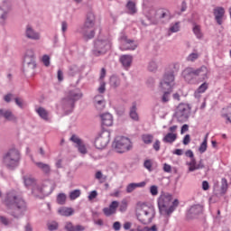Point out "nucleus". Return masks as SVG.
Returning a JSON list of instances; mask_svg holds the SVG:
<instances>
[{"label": "nucleus", "instance_id": "nucleus-1", "mask_svg": "<svg viewBox=\"0 0 231 231\" xmlns=\"http://www.w3.org/2000/svg\"><path fill=\"white\" fill-rule=\"evenodd\" d=\"M4 205L7 207L9 210H13V216L17 217L23 214V210H26V201L23 197L15 190L9 191L4 199Z\"/></svg>", "mask_w": 231, "mask_h": 231}, {"label": "nucleus", "instance_id": "nucleus-2", "mask_svg": "<svg viewBox=\"0 0 231 231\" xmlns=\"http://www.w3.org/2000/svg\"><path fill=\"white\" fill-rule=\"evenodd\" d=\"M178 71L180 69V65L173 64L169 67V69L164 73L162 80L161 81V89L165 91L162 97V102L166 104L171 100V90L172 89V86L174 84V70Z\"/></svg>", "mask_w": 231, "mask_h": 231}, {"label": "nucleus", "instance_id": "nucleus-3", "mask_svg": "<svg viewBox=\"0 0 231 231\" xmlns=\"http://www.w3.org/2000/svg\"><path fill=\"white\" fill-rule=\"evenodd\" d=\"M135 216L143 225H149L154 219L156 216V210L154 207L147 203H138L135 209Z\"/></svg>", "mask_w": 231, "mask_h": 231}, {"label": "nucleus", "instance_id": "nucleus-4", "mask_svg": "<svg viewBox=\"0 0 231 231\" xmlns=\"http://www.w3.org/2000/svg\"><path fill=\"white\" fill-rule=\"evenodd\" d=\"M96 17L93 13L87 14V19L82 27L81 33L86 41L95 38L97 29L95 28Z\"/></svg>", "mask_w": 231, "mask_h": 231}, {"label": "nucleus", "instance_id": "nucleus-5", "mask_svg": "<svg viewBox=\"0 0 231 231\" xmlns=\"http://www.w3.org/2000/svg\"><path fill=\"white\" fill-rule=\"evenodd\" d=\"M21 162V152L15 148L9 149L3 157V163L7 169H15Z\"/></svg>", "mask_w": 231, "mask_h": 231}, {"label": "nucleus", "instance_id": "nucleus-6", "mask_svg": "<svg viewBox=\"0 0 231 231\" xmlns=\"http://www.w3.org/2000/svg\"><path fill=\"white\" fill-rule=\"evenodd\" d=\"M111 46H113V43L111 42V39L109 38H98L95 41L94 43V51L93 55L96 57H98L100 55H104L111 50Z\"/></svg>", "mask_w": 231, "mask_h": 231}, {"label": "nucleus", "instance_id": "nucleus-7", "mask_svg": "<svg viewBox=\"0 0 231 231\" xmlns=\"http://www.w3.org/2000/svg\"><path fill=\"white\" fill-rule=\"evenodd\" d=\"M115 150L116 152H127L131 151V140L127 137H116L113 143Z\"/></svg>", "mask_w": 231, "mask_h": 231}, {"label": "nucleus", "instance_id": "nucleus-8", "mask_svg": "<svg viewBox=\"0 0 231 231\" xmlns=\"http://www.w3.org/2000/svg\"><path fill=\"white\" fill-rule=\"evenodd\" d=\"M175 115L180 122H185V120H187L190 115V106H189L187 104H180L177 106Z\"/></svg>", "mask_w": 231, "mask_h": 231}, {"label": "nucleus", "instance_id": "nucleus-9", "mask_svg": "<svg viewBox=\"0 0 231 231\" xmlns=\"http://www.w3.org/2000/svg\"><path fill=\"white\" fill-rule=\"evenodd\" d=\"M179 205L180 201L178 199H175L171 204L165 206L163 208V211L161 208H159L160 215L165 216L166 217V223H169V217H171V215L172 214V212H174V210H176Z\"/></svg>", "mask_w": 231, "mask_h": 231}, {"label": "nucleus", "instance_id": "nucleus-10", "mask_svg": "<svg viewBox=\"0 0 231 231\" xmlns=\"http://www.w3.org/2000/svg\"><path fill=\"white\" fill-rule=\"evenodd\" d=\"M109 143V133H101L95 140V147L97 149H106Z\"/></svg>", "mask_w": 231, "mask_h": 231}, {"label": "nucleus", "instance_id": "nucleus-11", "mask_svg": "<svg viewBox=\"0 0 231 231\" xmlns=\"http://www.w3.org/2000/svg\"><path fill=\"white\" fill-rule=\"evenodd\" d=\"M119 41L121 42L120 50L122 51H127V50H136L137 48L134 41L127 39L125 34H122Z\"/></svg>", "mask_w": 231, "mask_h": 231}, {"label": "nucleus", "instance_id": "nucleus-12", "mask_svg": "<svg viewBox=\"0 0 231 231\" xmlns=\"http://www.w3.org/2000/svg\"><path fill=\"white\" fill-rule=\"evenodd\" d=\"M80 98H82V93L80 90L76 89L69 92L67 97L64 99V102L69 104L70 107H73L75 102H77V100H80Z\"/></svg>", "mask_w": 231, "mask_h": 231}, {"label": "nucleus", "instance_id": "nucleus-13", "mask_svg": "<svg viewBox=\"0 0 231 231\" xmlns=\"http://www.w3.org/2000/svg\"><path fill=\"white\" fill-rule=\"evenodd\" d=\"M172 203V196L169 194H162L158 199V208L163 211V208Z\"/></svg>", "mask_w": 231, "mask_h": 231}, {"label": "nucleus", "instance_id": "nucleus-14", "mask_svg": "<svg viewBox=\"0 0 231 231\" xmlns=\"http://www.w3.org/2000/svg\"><path fill=\"white\" fill-rule=\"evenodd\" d=\"M194 77H196V69L188 67L183 69L182 78L186 82H192V80H194Z\"/></svg>", "mask_w": 231, "mask_h": 231}, {"label": "nucleus", "instance_id": "nucleus-15", "mask_svg": "<svg viewBox=\"0 0 231 231\" xmlns=\"http://www.w3.org/2000/svg\"><path fill=\"white\" fill-rule=\"evenodd\" d=\"M119 205L120 204L118 203V201L116 200L112 201L108 208H103V214H105L106 217H109L110 216L116 214V208H118Z\"/></svg>", "mask_w": 231, "mask_h": 231}, {"label": "nucleus", "instance_id": "nucleus-16", "mask_svg": "<svg viewBox=\"0 0 231 231\" xmlns=\"http://www.w3.org/2000/svg\"><path fill=\"white\" fill-rule=\"evenodd\" d=\"M25 36L27 39H31L32 41H39V39H41V34L35 32L31 25L26 26Z\"/></svg>", "mask_w": 231, "mask_h": 231}, {"label": "nucleus", "instance_id": "nucleus-17", "mask_svg": "<svg viewBox=\"0 0 231 231\" xmlns=\"http://www.w3.org/2000/svg\"><path fill=\"white\" fill-rule=\"evenodd\" d=\"M213 14L215 15V19L217 24L219 25L223 24V20L225 19V8L217 7L214 9Z\"/></svg>", "mask_w": 231, "mask_h": 231}, {"label": "nucleus", "instance_id": "nucleus-18", "mask_svg": "<svg viewBox=\"0 0 231 231\" xmlns=\"http://www.w3.org/2000/svg\"><path fill=\"white\" fill-rule=\"evenodd\" d=\"M208 69L206 66H201L195 69V77H199L200 80H207L208 79Z\"/></svg>", "mask_w": 231, "mask_h": 231}, {"label": "nucleus", "instance_id": "nucleus-19", "mask_svg": "<svg viewBox=\"0 0 231 231\" xmlns=\"http://www.w3.org/2000/svg\"><path fill=\"white\" fill-rule=\"evenodd\" d=\"M152 14H155L154 17L155 19H165V17H168V19H171V12L167 9H158L157 11L152 10Z\"/></svg>", "mask_w": 231, "mask_h": 231}, {"label": "nucleus", "instance_id": "nucleus-20", "mask_svg": "<svg viewBox=\"0 0 231 231\" xmlns=\"http://www.w3.org/2000/svg\"><path fill=\"white\" fill-rule=\"evenodd\" d=\"M199 214H203V206L197 204L191 206L188 212V217H194L195 216H199Z\"/></svg>", "mask_w": 231, "mask_h": 231}, {"label": "nucleus", "instance_id": "nucleus-21", "mask_svg": "<svg viewBox=\"0 0 231 231\" xmlns=\"http://www.w3.org/2000/svg\"><path fill=\"white\" fill-rule=\"evenodd\" d=\"M23 62L29 66L30 64H32V66H35V54L32 50L26 51Z\"/></svg>", "mask_w": 231, "mask_h": 231}, {"label": "nucleus", "instance_id": "nucleus-22", "mask_svg": "<svg viewBox=\"0 0 231 231\" xmlns=\"http://www.w3.org/2000/svg\"><path fill=\"white\" fill-rule=\"evenodd\" d=\"M147 185L146 181H142L138 183H130L126 186V192L127 194H131L134 192L135 189H143Z\"/></svg>", "mask_w": 231, "mask_h": 231}, {"label": "nucleus", "instance_id": "nucleus-23", "mask_svg": "<svg viewBox=\"0 0 231 231\" xmlns=\"http://www.w3.org/2000/svg\"><path fill=\"white\" fill-rule=\"evenodd\" d=\"M0 116H4V118L9 122H17V117H15L10 110L0 109Z\"/></svg>", "mask_w": 231, "mask_h": 231}, {"label": "nucleus", "instance_id": "nucleus-24", "mask_svg": "<svg viewBox=\"0 0 231 231\" xmlns=\"http://www.w3.org/2000/svg\"><path fill=\"white\" fill-rule=\"evenodd\" d=\"M101 120L103 125H106V127H111V125H113V116L109 113L103 114L101 116Z\"/></svg>", "mask_w": 231, "mask_h": 231}, {"label": "nucleus", "instance_id": "nucleus-25", "mask_svg": "<svg viewBox=\"0 0 231 231\" xmlns=\"http://www.w3.org/2000/svg\"><path fill=\"white\" fill-rule=\"evenodd\" d=\"M65 230H67V231H84V230H86V227L84 226H80V225L75 226L71 222H66Z\"/></svg>", "mask_w": 231, "mask_h": 231}, {"label": "nucleus", "instance_id": "nucleus-26", "mask_svg": "<svg viewBox=\"0 0 231 231\" xmlns=\"http://www.w3.org/2000/svg\"><path fill=\"white\" fill-rule=\"evenodd\" d=\"M34 165L43 172V174H50L51 172V168L50 167V164L44 163V162H34Z\"/></svg>", "mask_w": 231, "mask_h": 231}, {"label": "nucleus", "instance_id": "nucleus-27", "mask_svg": "<svg viewBox=\"0 0 231 231\" xmlns=\"http://www.w3.org/2000/svg\"><path fill=\"white\" fill-rule=\"evenodd\" d=\"M120 62L123 64L124 68H129L133 62V56L122 55L120 57Z\"/></svg>", "mask_w": 231, "mask_h": 231}, {"label": "nucleus", "instance_id": "nucleus-28", "mask_svg": "<svg viewBox=\"0 0 231 231\" xmlns=\"http://www.w3.org/2000/svg\"><path fill=\"white\" fill-rule=\"evenodd\" d=\"M74 212L75 211L73 210V208L66 207L60 208L58 210V214H60V216H64L65 217H69V216H73Z\"/></svg>", "mask_w": 231, "mask_h": 231}, {"label": "nucleus", "instance_id": "nucleus-29", "mask_svg": "<svg viewBox=\"0 0 231 231\" xmlns=\"http://www.w3.org/2000/svg\"><path fill=\"white\" fill-rule=\"evenodd\" d=\"M95 104L97 109H104L106 107V101H104L102 95L95 97Z\"/></svg>", "mask_w": 231, "mask_h": 231}, {"label": "nucleus", "instance_id": "nucleus-30", "mask_svg": "<svg viewBox=\"0 0 231 231\" xmlns=\"http://www.w3.org/2000/svg\"><path fill=\"white\" fill-rule=\"evenodd\" d=\"M178 138V134L168 133L162 139L165 143H174Z\"/></svg>", "mask_w": 231, "mask_h": 231}, {"label": "nucleus", "instance_id": "nucleus-31", "mask_svg": "<svg viewBox=\"0 0 231 231\" xmlns=\"http://www.w3.org/2000/svg\"><path fill=\"white\" fill-rule=\"evenodd\" d=\"M8 10H10V5L8 3H4L2 7H0V19H6Z\"/></svg>", "mask_w": 231, "mask_h": 231}, {"label": "nucleus", "instance_id": "nucleus-32", "mask_svg": "<svg viewBox=\"0 0 231 231\" xmlns=\"http://www.w3.org/2000/svg\"><path fill=\"white\" fill-rule=\"evenodd\" d=\"M130 118H132V120H134L135 122H138L140 120V117L138 116V112H136V103H133V106L130 108Z\"/></svg>", "mask_w": 231, "mask_h": 231}, {"label": "nucleus", "instance_id": "nucleus-33", "mask_svg": "<svg viewBox=\"0 0 231 231\" xmlns=\"http://www.w3.org/2000/svg\"><path fill=\"white\" fill-rule=\"evenodd\" d=\"M126 8L128 10V14L131 15H134L136 14V4L131 0H129L126 4Z\"/></svg>", "mask_w": 231, "mask_h": 231}, {"label": "nucleus", "instance_id": "nucleus-34", "mask_svg": "<svg viewBox=\"0 0 231 231\" xmlns=\"http://www.w3.org/2000/svg\"><path fill=\"white\" fill-rule=\"evenodd\" d=\"M208 134H207L204 137V140L202 142V143L200 144V146L199 147V151L201 154H203V152H205L207 151V147H208Z\"/></svg>", "mask_w": 231, "mask_h": 231}, {"label": "nucleus", "instance_id": "nucleus-35", "mask_svg": "<svg viewBox=\"0 0 231 231\" xmlns=\"http://www.w3.org/2000/svg\"><path fill=\"white\" fill-rule=\"evenodd\" d=\"M142 140L143 143H145L146 145H149L152 143V140H154V136L151 134H144L142 135Z\"/></svg>", "mask_w": 231, "mask_h": 231}, {"label": "nucleus", "instance_id": "nucleus-36", "mask_svg": "<svg viewBox=\"0 0 231 231\" xmlns=\"http://www.w3.org/2000/svg\"><path fill=\"white\" fill-rule=\"evenodd\" d=\"M199 59V53L198 51L191 52L186 59L188 62H196Z\"/></svg>", "mask_w": 231, "mask_h": 231}, {"label": "nucleus", "instance_id": "nucleus-37", "mask_svg": "<svg viewBox=\"0 0 231 231\" xmlns=\"http://www.w3.org/2000/svg\"><path fill=\"white\" fill-rule=\"evenodd\" d=\"M25 187H33L36 183L35 179L32 177H24L23 178Z\"/></svg>", "mask_w": 231, "mask_h": 231}, {"label": "nucleus", "instance_id": "nucleus-38", "mask_svg": "<svg viewBox=\"0 0 231 231\" xmlns=\"http://www.w3.org/2000/svg\"><path fill=\"white\" fill-rule=\"evenodd\" d=\"M36 113H38L39 116H41V118H42V120H48V111H46V109H44L42 107H39L36 110Z\"/></svg>", "mask_w": 231, "mask_h": 231}, {"label": "nucleus", "instance_id": "nucleus-39", "mask_svg": "<svg viewBox=\"0 0 231 231\" xmlns=\"http://www.w3.org/2000/svg\"><path fill=\"white\" fill-rule=\"evenodd\" d=\"M193 33L196 35L197 39H203V32H201V27L199 25H194Z\"/></svg>", "mask_w": 231, "mask_h": 231}, {"label": "nucleus", "instance_id": "nucleus-40", "mask_svg": "<svg viewBox=\"0 0 231 231\" xmlns=\"http://www.w3.org/2000/svg\"><path fill=\"white\" fill-rule=\"evenodd\" d=\"M76 147H78V151L81 154H88V148H86L84 142L79 143L78 145H76Z\"/></svg>", "mask_w": 231, "mask_h": 231}, {"label": "nucleus", "instance_id": "nucleus-41", "mask_svg": "<svg viewBox=\"0 0 231 231\" xmlns=\"http://www.w3.org/2000/svg\"><path fill=\"white\" fill-rule=\"evenodd\" d=\"M80 189H75L70 191L69 193V199H71V201L77 199V198H80Z\"/></svg>", "mask_w": 231, "mask_h": 231}, {"label": "nucleus", "instance_id": "nucleus-42", "mask_svg": "<svg viewBox=\"0 0 231 231\" xmlns=\"http://www.w3.org/2000/svg\"><path fill=\"white\" fill-rule=\"evenodd\" d=\"M66 194L64 193H60L58 196H57V203L59 205H64L66 203Z\"/></svg>", "mask_w": 231, "mask_h": 231}, {"label": "nucleus", "instance_id": "nucleus-43", "mask_svg": "<svg viewBox=\"0 0 231 231\" xmlns=\"http://www.w3.org/2000/svg\"><path fill=\"white\" fill-rule=\"evenodd\" d=\"M96 180H99L100 183H104L107 180V176L102 174V171H97Z\"/></svg>", "mask_w": 231, "mask_h": 231}, {"label": "nucleus", "instance_id": "nucleus-44", "mask_svg": "<svg viewBox=\"0 0 231 231\" xmlns=\"http://www.w3.org/2000/svg\"><path fill=\"white\" fill-rule=\"evenodd\" d=\"M189 171L194 172V171H198V164H196V159H191L190 162L189 163Z\"/></svg>", "mask_w": 231, "mask_h": 231}, {"label": "nucleus", "instance_id": "nucleus-45", "mask_svg": "<svg viewBox=\"0 0 231 231\" xmlns=\"http://www.w3.org/2000/svg\"><path fill=\"white\" fill-rule=\"evenodd\" d=\"M47 226L50 231L57 230V228H59V223L56 221H51L47 224Z\"/></svg>", "mask_w": 231, "mask_h": 231}, {"label": "nucleus", "instance_id": "nucleus-46", "mask_svg": "<svg viewBox=\"0 0 231 231\" xmlns=\"http://www.w3.org/2000/svg\"><path fill=\"white\" fill-rule=\"evenodd\" d=\"M208 89V83L204 82L203 84H201L199 88L197 89V92L199 93H205V91Z\"/></svg>", "mask_w": 231, "mask_h": 231}, {"label": "nucleus", "instance_id": "nucleus-47", "mask_svg": "<svg viewBox=\"0 0 231 231\" xmlns=\"http://www.w3.org/2000/svg\"><path fill=\"white\" fill-rule=\"evenodd\" d=\"M170 32H171V33H176V32H180V22H177L173 25H171L170 27Z\"/></svg>", "mask_w": 231, "mask_h": 231}, {"label": "nucleus", "instance_id": "nucleus-48", "mask_svg": "<svg viewBox=\"0 0 231 231\" xmlns=\"http://www.w3.org/2000/svg\"><path fill=\"white\" fill-rule=\"evenodd\" d=\"M150 194L152 196H158V186L152 185L150 187Z\"/></svg>", "mask_w": 231, "mask_h": 231}, {"label": "nucleus", "instance_id": "nucleus-49", "mask_svg": "<svg viewBox=\"0 0 231 231\" xmlns=\"http://www.w3.org/2000/svg\"><path fill=\"white\" fill-rule=\"evenodd\" d=\"M119 210L121 212H125V210H127V201L126 200H122V202L119 206Z\"/></svg>", "mask_w": 231, "mask_h": 231}, {"label": "nucleus", "instance_id": "nucleus-50", "mask_svg": "<svg viewBox=\"0 0 231 231\" xmlns=\"http://www.w3.org/2000/svg\"><path fill=\"white\" fill-rule=\"evenodd\" d=\"M149 71H156L158 69V65L154 61H151L148 66Z\"/></svg>", "mask_w": 231, "mask_h": 231}, {"label": "nucleus", "instance_id": "nucleus-51", "mask_svg": "<svg viewBox=\"0 0 231 231\" xmlns=\"http://www.w3.org/2000/svg\"><path fill=\"white\" fill-rule=\"evenodd\" d=\"M42 60L44 66H46L47 68H48V66H50V56L43 55L42 58Z\"/></svg>", "mask_w": 231, "mask_h": 231}, {"label": "nucleus", "instance_id": "nucleus-52", "mask_svg": "<svg viewBox=\"0 0 231 231\" xmlns=\"http://www.w3.org/2000/svg\"><path fill=\"white\" fill-rule=\"evenodd\" d=\"M70 140L77 145H79V143H81V142H82V140H80V138H79V136H77V135H72Z\"/></svg>", "mask_w": 231, "mask_h": 231}, {"label": "nucleus", "instance_id": "nucleus-53", "mask_svg": "<svg viewBox=\"0 0 231 231\" xmlns=\"http://www.w3.org/2000/svg\"><path fill=\"white\" fill-rule=\"evenodd\" d=\"M144 167L145 169H147L148 171H151V169H152V162L151 160H146L144 162Z\"/></svg>", "mask_w": 231, "mask_h": 231}, {"label": "nucleus", "instance_id": "nucleus-54", "mask_svg": "<svg viewBox=\"0 0 231 231\" xmlns=\"http://www.w3.org/2000/svg\"><path fill=\"white\" fill-rule=\"evenodd\" d=\"M98 196V193L97 192V190H93L89 193L88 195V199L89 201L95 199V198H97Z\"/></svg>", "mask_w": 231, "mask_h": 231}, {"label": "nucleus", "instance_id": "nucleus-55", "mask_svg": "<svg viewBox=\"0 0 231 231\" xmlns=\"http://www.w3.org/2000/svg\"><path fill=\"white\" fill-rule=\"evenodd\" d=\"M120 194H122V190L116 189L113 193H110L111 198H120Z\"/></svg>", "mask_w": 231, "mask_h": 231}, {"label": "nucleus", "instance_id": "nucleus-56", "mask_svg": "<svg viewBox=\"0 0 231 231\" xmlns=\"http://www.w3.org/2000/svg\"><path fill=\"white\" fill-rule=\"evenodd\" d=\"M105 91H106V82L102 81L100 83V87L98 88V92L105 93Z\"/></svg>", "mask_w": 231, "mask_h": 231}, {"label": "nucleus", "instance_id": "nucleus-57", "mask_svg": "<svg viewBox=\"0 0 231 231\" xmlns=\"http://www.w3.org/2000/svg\"><path fill=\"white\" fill-rule=\"evenodd\" d=\"M190 143V135L189 134H186L184 136V139H183V144L184 145H189Z\"/></svg>", "mask_w": 231, "mask_h": 231}, {"label": "nucleus", "instance_id": "nucleus-58", "mask_svg": "<svg viewBox=\"0 0 231 231\" xmlns=\"http://www.w3.org/2000/svg\"><path fill=\"white\" fill-rule=\"evenodd\" d=\"M58 80L59 82H62L64 80V73H62V70H58Z\"/></svg>", "mask_w": 231, "mask_h": 231}, {"label": "nucleus", "instance_id": "nucleus-59", "mask_svg": "<svg viewBox=\"0 0 231 231\" xmlns=\"http://www.w3.org/2000/svg\"><path fill=\"white\" fill-rule=\"evenodd\" d=\"M163 171L164 172H171L172 171V167L170 164L164 163Z\"/></svg>", "mask_w": 231, "mask_h": 231}, {"label": "nucleus", "instance_id": "nucleus-60", "mask_svg": "<svg viewBox=\"0 0 231 231\" xmlns=\"http://www.w3.org/2000/svg\"><path fill=\"white\" fill-rule=\"evenodd\" d=\"M161 143L160 140H156L153 143V149L154 151H160Z\"/></svg>", "mask_w": 231, "mask_h": 231}, {"label": "nucleus", "instance_id": "nucleus-61", "mask_svg": "<svg viewBox=\"0 0 231 231\" xmlns=\"http://www.w3.org/2000/svg\"><path fill=\"white\" fill-rule=\"evenodd\" d=\"M113 228L114 230L118 231L120 228H122V224H120V222H115L113 224Z\"/></svg>", "mask_w": 231, "mask_h": 231}, {"label": "nucleus", "instance_id": "nucleus-62", "mask_svg": "<svg viewBox=\"0 0 231 231\" xmlns=\"http://www.w3.org/2000/svg\"><path fill=\"white\" fill-rule=\"evenodd\" d=\"M202 189L203 190H208V189H210V186L208 185V181L204 180L202 182Z\"/></svg>", "mask_w": 231, "mask_h": 231}, {"label": "nucleus", "instance_id": "nucleus-63", "mask_svg": "<svg viewBox=\"0 0 231 231\" xmlns=\"http://www.w3.org/2000/svg\"><path fill=\"white\" fill-rule=\"evenodd\" d=\"M136 231H151V229H149L148 226L142 227L141 226H138Z\"/></svg>", "mask_w": 231, "mask_h": 231}, {"label": "nucleus", "instance_id": "nucleus-64", "mask_svg": "<svg viewBox=\"0 0 231 231\" xmlns=\"http://www.w3.org/2000/svg\"><path fill=\"white\" fill-rule=\"evenodd\" d=\"M15 104L19 107H23V100L21 98H15Z\"/></svg>", "mask_w": 231, "mask_h": 231}]
</instances>
